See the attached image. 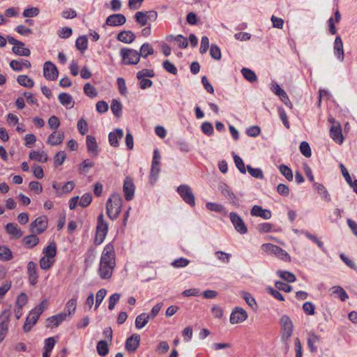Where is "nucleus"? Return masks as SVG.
Returning <instances> with one entry per match:
<instances>
[{
	"mask_svg": "<svg viewBox=\"0 0 357 357\" xmlns=\"http://www.w3.org/2000/svg\"><path fill=\"white\" fill-rule=\"evenodd\" d=\"M230 220L232 222L235 229L240 234H245L248 231L247 227L242 220L236 213H229Z\"/></svg>",
	"mask_w": 357,
	"mask_h": 357,
	"instance_id": "obj_10",
	"label": "nucleus"
},
{
	"mask_svg": "<svg viewBox=\"0 0 357 357\" xmlns=\"http://www.w3.org/2000/svg\"><path fill=\"white\" fill-rule=\"evenodd\" d=\"M38 14L39 9L36 7L26 8L23 12V16L24 17H33L37 16Z\"/></svg>",
	"mask_w": 357,
	"mask_h": 357,
	"instance_id": "obj_59",
	"label": "nucleus"
},
{
	"mask_svg": "<svg viewBox=\"0 0 357 357\" xmlns=\"http://www.w3.org/2000/svg\"><path fill=\"white\" fill-rule=\"evenodd\" d=\"M241 73L245 79L250 82H255L257 81V77L255 73L249 68H243L241 70Z\"/></svg>",
	"mask_w": 357,
	"mask_h": 357,
	"instance_id": "obj_36",
	"label": "nucleus"
},
{
	"mask_svg": "<svg viewBox=\"0 0 357 357\" xmlns=\"http://www.w3.org/2000/svg\"><path fill=\"white\" fill-rule=\"evenodd\" d=\"M45 257L54 258L56 254V245L54 242L50 243L43 250Z\"/></svg>",
	"mask_w": 357,
	"mask_h": 357,
	"instance_id": "obj_37",
	"label": "nucleus"
},
{
	"mask_svg": "<svg viewBox=\"0 0 357 357\" xmlns=\"http://www.w3.org/2000/svg\"><path fill=\"white\" fill-rule=\"evenodd\" d=\"M107 294V290L105 289H100L96 294V306L95 308L97 309L98 307L100 305L102 300L104 299L105 295Z\"/></svg>",
	"mask_w": 357,
	"mask_h": 357,
	"instance_id": "obj_61",
	"label": "nucleus"
},
{
	"mask_svg": "<svg viewBox=\"0 0 357 357\" xmlns=\"http://www.w3.org/2000/svg\"><path fill=\"white\" fill-rule=\"evenodd\" d=\"M115 252L112 244H107L102 253L99 266V274L102 279L110 278L115 267Z\"/></svg>",
	"mask_w": 357,
	"mask_h": 357,
	"instance_id": "obj_1",
	"label": "nucleus"
},
{
	"mask_svg": "<svg viewBox=\"0 0 357 357\" xmlns=\"http://www.w3.org/2000/svg\"><path fill=\"white\" fill-rule=\"evenodd\" d=\"M17 81L20 85L28 88H32L34 85L33 80L24 75H19Z\"/></svg>",
	"mask_w": 357,
	"mask_h": 357,
	"instance_id": "obj_35",
	"label": "nucleus"
},
{
	"mask_svg": "<svg viewBox=\"0 0 357 357\" xmlns=\"http://www.w3.org/2000/svg\"><path fill=\"white\" fill-rule=\"evenodd\" d=\"M108 231V225L104 219L102 213L100 214L98 217V223L96 226V236L94 238V243L96 245L101 244Z\"/></svg>",
	"mask_w": 357,
	"mask_h": 357,
	"instance_id": "obj_4",
	"label": "nucleus"
},
{
	"mask_svg": "<svg viewBox=\"0 0 357 357\" xmlns=\"http://www.w3.org/2000/svg\"><path fill=\"white\" fill-rule=\"evenodd\" d=\"M250 214L252 216L262 218L264 220H268L271 218V212L269 210L264 209L261 206L255 205L251 211Z\"/></svg>",
	"mask_w": 357,
	"mask_h": 357,
	"instance_id": "obj_17",
	"label": "nucleus"
},
{
	"mask_svg": "<svg viewBox=\"0 0 357 357\" xmlns=\"http://www.w3.org/2000/svg\"><path fill=\"white\" fill-rule=\"evenodd\" d=\"M160 162H152L150 176H149L150 181H151V184H154L155 182L156 181V180L158 179V174L160 171Z\"/></svg>",
	"mask_w": 357,
	"mask_h": 357,
	"instance_id": "obj_31",
	"label": "nucleus"
},
{
	"mask_svg": "<svg viewBox=\"0 0 357 357\" xmlns=\"http://www.w3.org/2000/svg\"><path fill=\"white\" fill-rule=\"evenodd\" d=\"M169 37L174 38V40L177 43L178 45L182 49L186 48L188 45L187 38L182 35H178L175 37L173 36H169Z\"/></svg>",
	"mask_w": 357,
	"mask_h": 357,
	"instance_id": "obj_49",
	"label": "nucleus"
},
{
	"mask_svg": "<svg viewBox=\"0 0 357 357\" xmlns=\"http://www.w3.org/2000/svg\"><path fill=\"white\" fill-rule=\"evenodd\" d=\"M126 17L122 14H113L109 15L106 20V24L109 26H119L125 24Z\"/></svg>",
	"mask_w": 357,
	"mask_h": 357,
	"instance_id": "obj_19",
	"label": "nucleus"
},
{
	"mask_svg": "<svg viewBox=\"0 0 357 357\" xmlns=\"http://www.w3.org/2000/svg\"><path fill=\"white\" fill-rule=\"evenodd\" d=\"M5 229L6 231L9 234L12 235L15 238H19L23 234L22 231L15 223H8L6 225Z\"/></svg>",
	"mask_w": 357,
	"mask_h": 357,
	"instance_id": "obj_27",
	"label": "nucleus"
},
{
	"mask_svg": "<svg viewBox=\"0 0 357 357\" xmlns=\"http://www.w3.org/2000/svg\"><path fill=\"white\" fill-rule=\"evenodd\" d=\"M54 262L52 258L43 256L40 259V267L43 270H48L51 268Z\"/></svg>",
	"mask_w": 357,
	"mask_h": 357,
	"instance_id": "obj_44",
	"label": "nucleus"
},
{
	"mask_svg": "<svg viewBox=\"0 0 357 357\" xmlns=\"http://www.w3.org/2000/svg\"><path fill=\"white\" fill-rule=\"evenodd\" d=\"M262 250L268 253L274 254L279 259L284 261H290L291 257L289 254L281 248L272 243H264L261 246Z\"/></svg>",
	"mask_w": 357,
	"mask_h": 357,
	"instance_id": "obj_5",
	"label": "nucleus"
},
{
	"mask_svg": "<svg viewBox=\"0 0 357 357\" xmlns=\"http://www.w3.org/2000/svg\"><path fill=\"white\" fill-rule=\"evenodd\" d=\"M300 150L301 153L307 157L309 158L311 156V149L306 142H302L300 144Z\"/></svg>",
	"mask_w": 357,
	"mask_h": 357,
	"instance_id": "obj_57",
	"label": "nucleus"
},
{
	"mask_svg": "<svg viewBox=\"0 0 357 357\" xmlns=\"http://www.w3.org/2000/svg\"><path fill=\"white\" fill-rule=\"evenodd\" d=\"M12 51L14 54L19 56H29L31 54V51L29 49L21 45L13 46Z\"/></svg>",
	"mask_w": 357,
	"mask_h": 357,
	"instance_id": "obj_38",
	"label": "nucleus"
},
{
	"mask_svg": "<svg viewBox=\"0 0 357 357\" xmlns=\"http://www.w3.org/2000/svg\"><path fill=\"white\" fill-rule=\"evenodd\" d=\"M64 139V133L53 132L47 138V143L52 146H57L62 143Z\"/></svg>",
	"mask_w": 357,
	"mask_h": 357,
	"instance_id": "obj_23",
	"label": "nucleus"
},
{
	"mask_svg": "<svg viewBox=\"0 0 357 357\" xmlns=\"http://www.w3.org/2000/svg\"><path fill=\"white\" fill-rule=\"evenodd\" d=\"M277 273L282 279L287 282H294L296 280L295 275L289 271L279 270Z\"/></svg>",
	"mask_w": 357,
	"mask_h": 357,
	"instance_id": "obj_41",
	"label": "nucleus"
},
{
	"mask_svg": "<svg viewBox=\"0 0 357 357\" xmlns=\"http://www.w3.org/2000/svg\"><path fill=\"white\" fill-rule=\"evenodd\" d=\"M234 160L235 165L236 167L238 169V170L241 173L245 174L246 172V168L243 160L236 154L234 155Z\"/></svg>",
	"mask_w": 357,
	"mask_h": 357,
	"instance_id": "obj_51",
	"label": "nucleus"
},
{
	"mask_svg": "<svg viewBox=\"0 0 357 357\" xmlns=\"http://www.w3.org/2000/svg\"><path fill=\"white\" fill-rule=\"evenodd\" d=\"M76 307H77L76 298L70 299L66 305V308L69 315H70L75 311Z\"/></svg>",
	"mask_w": 357,
	"mask_h": 357,
	"instance_id": "obj_60",
	"label": "nucleus"
},
{
	"mask_svg": "<svg viewBox=\"0 0 357 357\" xmlns=\"http://www.w3.org/2000/svg\"><path fill=\"white\" fill-rule=\"evenodd\" d=\"M241 296L243 298L245 301L249 306H250L252 309H255L257 307V303L255 298L252 296V295L246 291H242Z\"/></svg>",
	"mask_w": 357,
	"mask_h": 357,
	"instance_id": "obj_46",
	"label": "nucleus"
},
{
	"mask_svg": "<svg viewBox=\"0 0 357 357\" xmlns=\"http://www.w3.org/2000/svg\"><path fill=\"white\" fill-rule=\"evenodd\" d=\"M150 319V315H148L146 313H142L138 315L135 319V326L137 329H142L143 327L146 326Z\"/></svg>",
	"mask_w": 357,
	"mask_h": 357,
	"instance_id": "obj_32",
	"label": "nucleus"
},
{
	"mask_svg": "<svg viewBox=\"0 0 357 357\" xmlns=\"http://www.w3.org/2000/svg\"><path fill=\"white\" fill-rule=\"evenodd\" d=\"M122 108V105L119 101L116 100H112L111 104V109L114 116H116V117H119L121 114Z\"/></svg>",
	"mask_w": 357,
	"mask_h": 357,
	"instance_id": "obj_42",
	"label": "nucleus"
},
{
	"mask_svg": "<svg viewBox=\"0 0 357 357\" xmlns=\"http://www.w3.org/2000/svg\"><path fill=\"white\" fill-rule=\"evenodd\" d=\"M140 336L139 335L135 333L129 337L126 342L125 347L126 349L130 354H132L137 351L139 346Z\"/></svg>",
	"mask_w": 357,
	"mask_h": 357,
	"instance_id": "obj_12",
	"label": "nucleus"
},
{
	"mask_svg": "<svg viewBox=\"0 0 357 357\" xmlns=\"http://www.w3.org/2000/svg\"><path fill=\"white\" fill-rule=\"evenodd\" d=\"M333 293L337 294L342 301H344L347 298L348 295L347 292L340 287H334L332 288Z\"/></svg>",
	"mask_w": 357,
	"mask_h": 357,
	"instance_id": "obj_54",
	"label": "nucleus"
},
{
	"mask_svg": "<svg viewBox=\"0 0 357 357\" xmlns=\"http://www.w3.org/2000/svg\"><path fill=\"white\" fill-rule=\"evenodd\" d=\"M123 190L125 195V198L127 201H130L134 196L135 185L133 180L130 177H126L123 182Z\"/></svg>",
	"mask_w": 357,
	"mask_h": 357,
	"instance_id": "obj_13",
	"label": "nucleus"
},
{
	"mask_svg": "<svg viewBox=\"0 0 357 357\" xmlns=\"http://www.w3.org/2000/svg\"><path fill=\"white\" fill-rule=\"evenodd\" d=\"M97 351L101 356H105L109 353V345L106 340H100L98 342Z\"/></svg>",
	"mask_w": 357,
	"mask_h": 357,
	"instance_id": "obj_34",
	"label": "nucleus"
},
{
	"mask_svg": "<svg viewBox=\"0 0 357 357\" xmlns=\"http://www.w3.org/2000/svg\"><path fill=\"white\" fill-rule=\"evenodd\" d=\"M40 314L31 310L26 319L23 329L25 333L30 331L31 328L36 324Z\"/></svg>",
	"mask_w": 357,
	"mask_h": 357,
	"instance_id": "obj_18",
	"label": "nucleus"
},
{
	"mask_svg": "<svg viewBox=\"0 0 357 357\" xmlns=\"http://www.w3.org/2000/svg\"><path fill=\"white\" fill-rule=\"evenodd\" d=\"M86 146L87 151L91 153L92 155H98V144L96 139L93 136H86Z\"/></svg>",
	"mask_w": 357,
	"mask_h": 357,
	"instance_id": "obj_25",
	"label": "nucleus"
},
{
	"mask_svg": "<svg viewBox=\"0 0 357 357\" xmlns=\"http://www.w3.org/2000/svg\"><path fill=\"white\" fill-rule=\"evenodd\" d=\"M281 174L289 181L293 180V173L291 169L285 165H281L279 167Z\"/></svg>",
	"mask_w": 357,
	"mask_h": 357,
	"instance_id": "obj_45",
	"label": "nucleus"
},
{
	"mask_svg": "<svg viewBox=\"0 0 357 357\" xmlns=\"http://www.w3.org/2000/svg\"><path fill=\"white\" fill-rule=\"evenodd\" d=\"M330 135L338 144L343 142V136L340 125L333 126L330 129Z\"/></svg>",
	"mask_w": 357,
	"mask_h": 357,
	"instance_id": "obj_21",
	"label": "nucleus"
},
{
	"mask_svg": "<svg viewBox=\"0 0 357 357\" xmlns=\"http://www.w3.org/2000/svg\"><path fill=\"white\" fill-rule=\"evenodd\" d=\"M140 56L146 58L149 55H152L154 53L152 46L149 43H144L142 45L139 51Z\"/></svg>",
	"mask_w": 357,
	"mask_h": 357,
	"instance_id": "obj_40",
	"label": "nucleus"
},
{
	"mask_svg": "<svg viewBox=\"0 0 357 357\" xmlns=\"http://www.w3.org/2000/svg\"><path fill=\"white\" fill-rule=\"evenodd\" d=\"M135 19L141 26H145L148 22L144 12H137L135 15Z\"/></svg>",
	"mask_w": 357,
	"mask_h": 357,
	"instance_id": "obj_56",
	"label": "nucleus"
},
{
	"mask_svg": "<svg viewBox=\"0 0 357 357\" xmlns=\"http://www.w3.org/2000/svg\"><path fill=\"white\" fill-rule=\"evenodd\" d=\"M319 338L314 333H311L307 339V345L310 348V351L315 352L317 351L316 347H314V344L318 342Z\"/></svg>",
	"mask_w": 357,
	"mask_h": 357,
	"instance_id": "obj_47",
	"label": "nucleus"
},
{
	"mask_svg": "<svg viewBox=\"0 0 357 357\" xmlns=\"http://www.w3.org/2000/svg\"><path fill=\"white\" fill-rule=\"evenodd\" d=\"M77 129L82 135H85L88 132V123L83 118L78 121Z\"/></svg>",
	"mask_w": 357,
	"mask_h": 357,
	"instance_id": "obj_52",
	"label": "nucleus"
},
{
	"mask_svg": "<svg viewBox=\"0 0 357 357\" xmlns=\"http://www.w3.org/2000/svg\"><path fill=\"white\" fill-rule=\"evenodd\" d=\"M123 62L127 65H135L140 60L139 53L135 50L128 48H122L121 50Z\"/></svg>",
	"mask_w": 357,
	"mask_h": 357,
	"instance_id": "obj_6",
	"label": "nucleus"
},
{
	"mask_svg": "<svg viewBox=\"0 0 357 357\" xmlns=\"http://www.w3.org/2000/svg\"><path fill=\"white\" fill-rule=\"evenodd\" d=\"M92 200V196L89 193L84 194L82 196L79 204L82 207H86L90 204Z\"/></svg>",
	"mask_w": 357,
	"mask_h": 357,
	"instance_id": "obj_64",
	"label": "nucleus"
},
{
	"mask_svg": "<svg viewBox=\"0 0 357 357\" xmlns=\"http://www.w3.org/2000/svg\"><path fill=\"white\" fill-rule=\"evenodd\" d=\"M27 275L30 284L34 286L38 280L37 266L33 261H29L27 264Z\"/></svg>",
	"mask_w": 357,
	"mask_h": 357,
	"instance_id": "obj_15",
	"label": "nucleus"
},
{
	"mask_svg": "<svg viewBox=\"0 0 357 357\" xmlns=\"http://www.w3.org/2000/svg\"><path fill=\"white\" fill-rule=\"evenodd\" d=\"M28 301V297L25 293H21L17 298L16 305L20 308H22L24 306Z\"/></svg>",
	"mask_w": 357,
	"mask_h": 357,
	"instance_id": "obj_63",
	"label": "nucleus"
},
{
	"mask_svg": "<svg viewBox=\"0 0 357 357\" xmlns=\"http://www.w3.org/2000/svg\"><path fill=\"white\" fill-rule=\"evenodd\" d=\"M3 319L0 322V343L3 340L8 331V321L10 313L7 310H4L1 315Z\"/></svg>",
	"mask_w": 357,
	"mask_h": 357,
	"instance_id": "obj_16",
	"label": "nucleus"
},
{
	"mask_svg": "<svg viewBox=\"0 0 357 357\" xmlns=\"http://www.w3.org/2000/svg\"><path fill=\"white\" fill-rule=\"evenodd\" d=\"M248 318V314L245 310L241 307H236L231 314L230 322L232 324H238L244 321Z\"/></svg>",
	"mask_w": 357,
	"mask_h": 357,
	"instance_id": "obj_14",
	"label": "nucleus"
},
{
	"mask_svg": "<svg viewBox=\"0 0 357 357\" xmlns=\"http://www.w3.org/2000/svg\"><path fill=\"white\" fill-rule=\"evenodd\" d=\"M314 185L315 186L317 192L322 196L323 199H324L327 202H329L330 196L326 188L322 184L317 183H315Z\"/></svg>",
	"mask_w": 357,
	"mask_h": 357,
	"instance_id": "obj_43",
	"label": "nucleus"
},
{
	"mask_svg": "<svg viewBox=\"0 0 357 357\" xmlns=\"http://www.w3.org/2000/svg\"><path fill=\"white\" fill-rule=\"evenodd\" d=\"M31 66V63L24 59L12 60L10 62V67L15 71H20L23 68H29Z\"/></svg>",
	"mask_w": 357,
	"mask_h": 357,
	"instance_id": "obj_22",
	"label": "nucleus"
},
{
	"mask_svg": "<svg viewBox=\"0 0 357 357\" xmlns=\"http://www.w3.org/2000/svg\"><path fill=\"white\" fill-rule=\"evenodd\" d=\"M75 46L80 52L85 51L88 47L87 38L85 36H79L76 40Z\"/></svg>",
	"mask_w": 357,
	"mask_h": 357,
	"instance_id": "obj_39",
	"label": "nucleus"
},
{
	"mask_svg": "<svg viewBox=\"0 0 357 357\" xmlns=\"http://www.w3.org/2000/svg\"><path fill=\"white\" fill-rule=\"evenodd\" d=\"M66 158V154L64 151L58 152L54 158V165L56 166L61 165L63 163Z\"/></svg>",
	"mask_w": 357,
	"mask_h": 357,
	"instance_id": "obj_55",
	"label": "nucleus"
},
{
	"mask_svg": "<svg viewBox=\"0 0 357 357\" xmlns=\"http://www.w3.org/2000/svg\"><path fill=\"white\" fill-rule=\"evenodd\" d=\"M58 98L61 105L66 106L68 108L73 107L74 102L73 97L70 95L66 93H61L59 95Z\"/></svg>",
	"mask_w": 357,
	"mask_h": 357,
	"instance_id": "obj_29",
	"label": "nucleus"
},
{
	"mask_svg": "<svg viewBox=\"0 0 357 357\" xmlns=\"http://www.w3.org/2000/svg\"><path fill=\"white\" fill-rule=\"evenodd\" d=\"M190 263V261L185 258L181 257L179 259H175L172 265L174 268H182L187 266Z\"/></svg>",
	"mask_w": 357,
	"mask_h": 357,
	"instance_id": "obj_58",
	"label": "nucleus"
},
{
	"mask_svg": "<svg viewBox=\"0 0 357 357\" xmlns=\"http://www.w3.org/2000/svg\"><path fill=\"white\" fill-rule=\"evenodd\" d=\"M163 67L168 73L173 75L177 74V68L169 60H165L163 62Z\"/></svg>",
	"mask_w": 357,
	"mask_h": 357,
	"instance_id": "obj_62",
	"label": "nucleus"
},
{
	"mask_svg": "<svg viewBox=\"0 0 357 357\" xmlns=\"http://www.w3.org/2000/svg\"><path fill=\"white\" fill-rule=\"evenodd\" d=\"M66 313H59L47 319V327H57L66 318Z\"/></svg>",
	"mask_w": 357,
	"mask_h": 357,
	"instance_id": "obj_20",
	"label": "nucleus"
},
{
	"mask_svg": "<svg viewBox=\"0 0 357 357\" xmlns=\"http://www.w3.org/2000/svg\"><path fill=\"white\" fill-rule=\"evenodd\" d=\"M210 54L211 57L215 60H219L221 59L220 49L215 44H212L211 45Z\"/></svg>",
	"mask_w": 357,
	"mask_h": 357,
	"instance_id": "obj_50",
	"label": "nucleus"
},
{
	"mask_svg": "<svg viewBox=\"0 0 357 357\" xmlns=\"http://www.w3.org/2000/svg\"><path fill=\"white\" fill-rule=\"evenodd\" d=\"M29 159L39 162H45L48 160V156L44 151H33L29 153Z\"/></svg>",
	"mask_w": 357,
	"mask_h": 357,
	"instance_id": "obj_28",
	"label": "nucleus"
},
{
	"mask_svg": "<svg viewBox=\"0 0 357 357\" xmlns=\"http://www.w3.org/2000/svg\"><path fill=\"white\" fill-rule=\"evenodd\" d=\"M122 206V197L119 194H112L108 199L106 204L107 214L114 220L116 219L121 212Z\"/></svg>",
	"mask_w": 357,
	"mask_h": 357,
	"instance_id": "obj_3",
	"label": "nucleus"
},
{
	"mask_svg": "<svg viewBox=\"0 0 357 357\" xmlns=\"http://www.w3.org/2000/svg\"><path fill=\"white\" fill-rule=\"evenodd\" d=\"M43 75L48 80H54L58 77L59 71L51 61H46L43 67Z\"/></svg>",
	"mask_w": 357,
	"mask_h": 357,
	"instance_id": "obj_9",
	"label": "nucleus"
},
{
	"mask_svg": "<svg viewBox=\"0 0 357 357\" xmlns=\"http://www.w3.org/2000/svg\"><path fill=\"white\" fill-rule=\"evenodd\" d=\"M29 227L31 233L40 234L47 227V218L45 215L40 216L32 222Z\"/></svg>",
	"mask_w": 357,
	"mask_h": 357,
	"instance_id": "obj_8",
	"label": "nucleus"
},
{
	"mask_svg": "<svg viewBox=\"0 0 357 357\" xmlns=\"http://www.w3.org/2000/svg\"><path fill=\"white\" fill-rule=\"evenodd\" d=\"M84 91L86 95L90 98L96 97L98 95L97 90L90 83H86L84 86Z\"/></svg>",
	"mask_w": 357,
	"mask_h": 357,
	"instance_id": "obj_48",
	"label": "nucleus"
},
{
	"mask_svg": "<svg viewBox=\"0 0 357 357\" xmlns=\"http://www.w3.org/2000/svg\"><path fill=\"white\" fill-rule=\"evenodd\" d=\"M13 259V252L7 246H0V260L10 261Z\"/></svg>",
	"mask_w": 357,
	"mask_h": 357,
	"instance_id": "obj_33",
	"label": "nucleus"
},
{
	"mask_svg": "<svg viewBox=\"0 0 357 357\" xmlns=\"http://www.w3.org/2000/svg\"><path fill=\"white\" fill-rule=\"evenodd\" d=\"M334 51L335 54L340 60H343L344 58V50L343 44L340 36H337L334 42Z\"/></svg>",
	"mask_w": 357,
	"mask_h": 357,
	"instance_id": "obj_30",
	"label": "nucleus"
},
{
	"mask_svg": "<svg viewBox=\"0 0 357 357\" xmlns=\"http://www.w3.org/2000/svg\"><path fill=\"white\" fill-rule=\"evenodd\" d=\"M219 190L221 191V193L229 200H230V203L234 206L238 207L239 202L238 199L234 193L231 191L230 188L226 183H221L219 185Z\"/></svg>",
	"mask_w": 357,
	"mask_h": 357,
	"instance_id": "obj_11",
	"label": "nucleus"
},
{
	"mask_svg": "<svg viewBox=\"0 0 357 357\" xmlns=\"http://www.w3.org/2000/svg\"><path fill=\"white\" fill-rule=\"evenodd\" d=\"M247 169H248V172L250 173V174L252 176H253L254 178H264L263 172L260 169H259V168L255 169V168L251 167L250 165H248Z\"/></svg>",
	"mask_w": 357,
	"mask_h": 357,
	"instance_id": "obj_53",
	"label": "nucleus"
},
{
	"mask_svg": "<svg viewBox=\"0 0 357 357\" xmlns=\"http://www.w3.org/2000/svg\"><path fill=\"white\" fill-rule=\"evenodd\" d=\"M177 192L183 200L191 206L195 205V198L191 188L187 185H181L177 188Z\"/></svg>",
	"mask_w": 357,
	"mask_h": 357,
	"instance_id": "obj_7",
	"label": "nucleus"
},
{
	"mask_svg": "<svg viewBox=\"0 0 357 357\" xmlns=\"http://www.w3.org/2000/svg\"><path fill=\"white\" fill-rule=\"evenodd\" d=\"M39 242V238L35 234H31L24 236L22 238V243L26 248H32L36 246Z\"/></svg>",
	"mask_w": 357,
	"mask_h": 357,
	"instance_id": "obj_26",
	"label": "nucleus"
},
{
	"mask_svg": "<svg viewBox=\"0 0 357 357\" xmlns=\"http://www.w3.org/2000/svg\"><path fill=\"white\" fill-rule=\"evenodd\" d=\"M117 39L124 43H131L135 39V35L131 31H123L117 35Z\"/></svg>",
	"mask_w": 357,
	"mask_h": 357,
	"instance_id": "obj_24",
	"label": "nucleus"
},
{
	"mask_svg": "<svg viewBox=\"0 0 357 357\" xmlns=\"http://www.w3.org/2000/svg\"><path fill=\"white\" fill-rule=\"evenodd\" d=\"M280 325L281 326V341L284 344V353L287 354L289 350V340L291 337L294 331V325L289 316L284 314L280 319Z\"/></svg>",
	"mask_w": 357,
	"mask_h": 357,
	"instance_id": "obj_2",
	"label": "nucleus"
}]
</instances>
